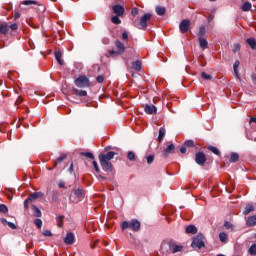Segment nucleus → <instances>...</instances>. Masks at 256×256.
<instances>
[{"mask_svg":"<svg viewBox=\"0 0 256 256\" xmlns=\"http://www.w3.org/2000/svg\"><path fill=\"white\" fill-rule=\"evenodd\" d=\"M249 253H250V255H256V244H253V245L249 248Z\"/></svg>","mask_w":256,"mask_h":256,"instance_id":"nucleus-45","label":"nucleus"},{"mask_svg":"<svg viewBox=\"0 0 256 256\" xmlns=\"http://www.w3.org/2000/svg\"><path fill=\"white\" fill-rule=\"evenodd\" d=\"M131 13L135 17L136 15H139V9L133 8Z\"/></svg>","mask_w":256,"mask_h":256,"instance_id":"nucleus-55","label":"nucleus"},{"mask_svg":"<svg viewBox=\"0 0 256 256\" xmlns=\"http://www.w3.org/2000/svg\"><path fill=\"white\" fill-rule=\"evenodd\" d=\"M219 240L221 241V243H227V241L229 240V237L227 236V233L225 232H220L219 233Z\"/></svg>","mask_w":256,"mask_h":256,"instance_id":"nucleus-29","label":"nucleus"},{"mask_svg":"<svg viewBox=\"0 0 256 256\" xmlns=\"http://www.w3.org/2000/svg\"><path fill=\"white\" fill-rule=\"evenodd\" d=\"M246 43H247V45H249V47H251L255 51V49H256V39L255 38L246 39Z\"/></svg>","mask_w":256,"mask_h":256,"instance_id":"nucleus-24","label":"nucleus"},{"mask_svg":"<svg viewBox=\"0 0 256 256\" xmlns=\"http://www.w3.org/2000/svg\"><path fill=\"white\" fill-rule=\"evenodd\" d=\"M65 219V216H57L56 221L58 224V227H63V220Z\"/></svg>","mask_w":256,"mask_h":256,"instance_id":"nucleus-39","label":"nucleus"},{"mask_svg":"<svg viewBox=\"0 0 256 256\" xmlns=\"http://www.w3.org/2000/svg\"><path fill=\"white\" fill-rule=\"evenodd\" d=\"M58 187L60 189H65V182L63 180H60L59 183H58Z\"/></svg>","mask_w":256,"mask_h":256,"instance_id":"nucleus-52","label":"nucleus"},{"mask_svg":"<svg viewBox=\"0 0 256 256\" xmlns=\"http://www.w3.org/2000/svg\"><path fill=\"white\" fill-rule=\"evenodd\" d=\"M167 133V131L165 130V127H161L159 129V133H158V141L159 143H162L163 139L165 138V134Z\"/></svg>","mask_w":256,"mask_h":256,"instance_id":"nucleus-20","label":"nucleus"},{"mask_svg":"<svg viewBox=\"0 0 256 256\" xmlns=\"http://www.w3.org/2000/svg\"><path fill=\"white\" fill-rule=\"evenodd\" d=\"M180 153H182V154L187 153V148H186L185 146H182V147L180 148Z\"/></svg>","mask_w":256,"mask_h":256,"instance_id":"nucleus-59","label":"nucleus"},{"mask_svg":"<svg viewBox=\"0 0 256 256\" xmlns=\"http://www.w3.org/2000/svg\"><path fill=\"white\" fill-rule=\"evenodd\" d=\"M10 29H11L12 31H17V29H18L17 23L11 24V25H10Z\"/></svg>","mask_w":256,"mask_h":256,"instance_id":"nucleus-54","label":"nucleus"},{"mask_svg":"<svg viewBox=\"0 0 256 256\" xmlns=\"http://www.w3.org/2000/svg\"><path fill=\"white\" fill-rule=\"evenodd\" d=\"M199 43L201 49H207V47L209 46V42H207L205 38H199Z\"/></svg>","mask_w":256,"mask_h":256,"instance_id":"nucleus-30","label":"nucleus"},{"mask_svg":"<svg viewBox=\"0 0 256 256\" xmlns=\"http://www.w3.org/2000/svg\"><path fill=\"white\" fill-rule=\"evenodd\" d=\"M175 152V145L174 144H170L168 145L164 151H163V155L165 157H167V155H170V153H174Z\"/></svg>","mask_w":256,"mask_h":256,"instance_id":"nucleus-15","label":"nucleus"},{"mask_svg":"<svg viewBox=\"0 0 256 256\" xmlns=\"http://www.w3.org/2000/svg\"><path fill=\"white\" fill-rule=\"evenodd\" d=\"M14 17H15V19H19L21 17V14H19V12H17Z\"/></svg>","mask_w":256,"mask_h":256,"instance_id":"nucleus-62","label":"nucleus"},{"mask_svg":"<svg viewBox=\"0 0 256 256\" xmlns=\"http://www.w3.org/2000/svg\"><path fill=\"white\" fill-rule=\"evenodd\" d=\"M252 211H255V206L253 204H247L244 208L243 215H249Z\"/></svg>","mask_w":256,"mask_h":256,"instance_id":"nucleus-21","label":"nucleus"},{"mask_svg":"<svg viewBox=\"0 0 256 256\" xmlns=\"http://www.w3.org/2000/svg\"><path fill=\"white\" fill-rule=\"evenodd\" d=\"M230 161H239V154L237 152H232L230 154Z\"/></svg>","mask_w":256,"mask_h":256,"instance_id":"nucleus-38","label":"nucleus"},{"mask_svg":"<svg viewBox=\"0 0 256 256\" xmlns=\"http://www.w3.org/2000/svg\"><path fill=\"white\" fill-rule=\"evenodd\" d=\"M131 67L134 71H141V69H142L141 61L137 60V61L133 62Z\"/></svg>","mask_w":256,"mask_h":256,"instance_id":"nucleus-26","label":"nucleus"},{"mask_svg":"<svg viewBox=\"0 0 256 256\" xmlns=\"http://www.w3.org/2000/svg\"><path fill=\"white\" fill-rule=\"evenodd\" d=\"M201 77L202 79H204L205 81H211V79H213V76L211 74H207L205 72L201 73Z\"/></svg>","mask_w":256,"mask_h":256,"instance_id":"nucleus-36","label":"nucleus"},{"mask_svg":"<svg viewBox=\"0 0 256 256\" xmlns=\"http://www.w3.org/2000/svg\"><path fill=\"white\" fill-rule=\"evenodd\" d=\"M57 191L56 190H54L53 192H52V199H53V201H57Z\"/></svg>","mask_w":256,"mask_h":256,"instance_id":"nucleus-57","label":"nucleus"},{"mask_svg":"<svg viewBox=\"0 0 256 256\" xmlns=\"http://www.w3.org/2000/svg\"><path fill=\"white\" fill-rule=\"evenodd\" d=\"M251 7H252L251 2H245L242 5L241 9L242 11L247 12V11H251Z\"/></svg>","mask_w":256,"mask_h":256,"instance_id":"nucleus-33","label":"nucleus"},{"mask_svg":"<svg viewBox=\"0 0 256 256\" xmlns=\"http://www.w3.org/2000/svg\"><path fill=\"white\" fill-rule=\"evenodd\" d=\"M204 236L203 234H198L192 241L191 247L193 249H203L205 247V242L203 241Z\"/></svg>","mask_w":256,"mask_h":256,"instance_id":"nucleus-4","label":"nucleus"},{"mask_svg":"<svg viewBox=\"0 0 256 256\" xmlns=\"http://www.w3.org/2000/svg\"><path fill=\"white\" fill-rule=\"evenodd\" d=\"M54 55L57 63H59V65H63V59H61L63 57V54L61 53V51H56Z\"/></svg>","mask_w":256,"mask_h":256,"instance_id":"nucleus-28","label":"nucleus"},{"mask_svg":"<svg viewBox=\"0 0 256 256\" xmlns=\"http://www.w3.org/2000/svg\"><path fill=\"white\" fill-rule=\"evenodd\" d=\"M197 165L203 167L204 169H209L210 162L209 161H196Z\"/></svg>","mask_w":256,"mask_h":256,"instance_id":"nucleus-32","label":"nucleus"},{"mask_svg":"<svg viewBox=\"0 0 256 256\" xmlns=\"http://www.w3.org/2000/svg\"><path fill=\"white\" fill-rule=\"evenodd\" d=\"M79 156L90 159L91 161H95V155L93 154V152H79Z\"/></svg>","mask_w":256,"mask_h":256,"instance_id":"nucleus-16","label":"nucleus"},{"mask_svg":"<svg viewBox=\"0 0 256 256\" xmlns=\"http://www.w3.org/2000/svg\"><path fill=\"white\" fill-rule=\"evenodd\" d=\"M233 53H238V51H241V45L240 44H234L233 47Z\"/></svg>","mask_w":256,"mask_h":256,"instance_id":"nucleus-46","label":"nucleus"},{"mask_svg":"<svg viewBox=\"0 0 256 256\" xmlns=\"http://www.w3.org/2000/svg\"><path fill=\"white\" fill-rule=\"evenodd\" d=\"M97 83H103L105 81V77L103 75H99L96 77Z\"/></svg>","mask_w":256,"mask_h":256,"instance_id":"nucleus-47","label":"nucleus"},{"mask_svg":"<svg viewBox=\"0 0 256 256\" xmlns=\"http://www.w3.org/2000/svg\"><path fill=\"white\" fill-rule=\"evenodd\" d=\"M65 159H67V154H61L56 161H65Z\"/></svg>","mask_w":256,"mask_h":256,"instance_id":"nucleus-48","label":"nucleus"},{"mask_svg":"<svg viewBox=\"0 0 256 256\" xmlns=\"http://www.w3.org/2000/svg\"><path fill=\"white\" fill-rule=\"evenodd\" d=\"M100 165L103 169V171H106L107 173H113V164L109 161H100Z\"/></svg>","mask_w":256,"mask_h":256,"instance_id":"nucleus-9","label":"nucleus"},{"mask_svg":"<svg viewBox=\"0 0 256 256\" xmlns=\"http://www.w3.org/2000/svg\"><path fill=\"white\" fill-rule=\"evenodd\" d=\"M92 165H93V167H94L96 173H99V165L97 164V161H93V162H92Z\"/></svg>","mask_w":256,"mask_h":256,"instance_id":"nucleus-49","label":"nucleus"},{"mask_svg":"<svg viewBox=\"0 0 256 256\" xmlns=\"http://www.w3.org/2000/svg\"><path fill=\"white\" fill-rule=\"evenodd\" d=\"M111 21H112V23H114V25H120V23H121V19H119V16H113L112 18H111Z\"/></svg>","mask_w":256,"mask_h":256,"instance_id":"nucleus-42","label":"nucleus"},{"mask_svg":"<svg viewBox=\"0 0 256 256\" xmlns=\"http://www.w3.org/2000/svg\"><path fill=\"white\" fill-rule=\"evenodd\" d=\"M112 11L113 13H115V15L121 17V15H124L125 13V8H123V6L118 4L113 6Z\"/></svg>","mask_w":256,"mask_h":256,"instance_id":"nucleus-12","label":"nucleus"},{"mask_svg":"<svg viewBox=\"0 0 256 256\" xmlns=\"http://www.w3.org/2000/svg\"><path fill=\"white\" fill-rule=\"evenodd\" d=\"M189 27H191V21H189V19H184L179 24V30L182 33H187V31H189Z\"/></svg>","mask_w":256,"mask_h":256,"instance_id":"nucleus-7","label":"nucleus"},{"mask_svg":"<svg viewBox=\"0 0 256 256\" xmlns=\"http://www.w3.org/2000/svg\"><path fill=\"white\" fill-rule=\"evenodd\" d=\"M122 231H125V229H131L132 231H139L141 229V222L137 219H132L130 221H123L122 222Z\"/></svg>","mask_w":256,"mask_h":256,"instance_id":"nucleus-1","label":"nucleus"},{"mask_svg":"<svg viewBox=\"0 0 256 256\" xmlns=\"http://www.w3.org/2000/svg\"><path fill=\"white\" fill-rule=\"evenodd\" d=\"M75 85L80 88L89 87V78L86 76H80L75 80Z\"/></svg>","mask_w":256,"mask_h":256,"instance_id":"nucleus-6","label":"nucleus"},{"mask_svg":"<svg viewBox=\"0 0 256 256\" xmlns=\"http://www.w3.org/2000/svg\"><path fill=\"white\" fill-rule=\"evenodd\" d=\"M187 235H196L197 227L195 225H188L185 229Z\"/></svg>","mask_w":256,"mask_h":256,"instance_id":"nucleus-14","label":"nucleus"},{"mask_svg":"<svg viewBox=\"0 0 256 256\" xmlns=\"http://www.w3.org/2000/svg\"><path fill=\"white\" fill-rule=\"evenodd\" d=\"M45 194L43 192H33L29 195V197L24 201V209H29V203H33V201L37 199H41Z\"/></svg>","mask_w":256,"mask_h":256,"instance_id":"nucleus-3","label":"nucleus"},{"mask_svg":"<svg viewBox=\"0 0 256 256\" xmlns=\"http://www.w3.org/2000/svg\"><path fill=\"white\" fill-rule=\"evenodd\" d=\"M22 5H39V2L35 1V0H24L22 2Z\"/></svg>","mask_w":256,"mask_h":256,"instance_id":"nucleus-35","label":"nucleus"},{"mask_svg":"<svg viewBox=\"0 0 256 256\" xmlns=\"http://www.w3.org/2000/svg\"><path fill=\"white\" fill-rule=\"evenodd\" d=\"M0 213H9V208L5 204H0Z\"/></svg>","mask_w":256,"mask_h":256,"instance_id":"nucleus-41","label":"nucleus"},{"mask_svg":"<svg viewBox=\"0 0 256 256\" xmlns=\"http://www.w3.org/2000/svg\"><path fill=\"white\" fill-rule=\"evenodd\" d=\"M7 225H8V227H10V229H17V226L13 222H8Z\"/></svg>","mask_w":256,"mask_h":256,"instance_id":"nucleus-56","label":"nucleus"},{"mask_svg":"<svg viewBox=\"0 0 256 256\" xmlns=\"http://www.w3.org/2000/svg\"><path fill=\"white\" fill-rule=\"evenodd\" d=\"M0 33H2V35H7V33H9V26L6 23L0 25Z\"/></svg>","mask_w":256,"mask_h":256,"instance_id":"nucleus-27","label":"nucleus"},{"mask_svg":"<svg viewBox=\"0 0 256 256\" xmlns=\"http://www.w3.org/2000/svg\"><path fill=\"white\" fill-rule=\"evenodd\" d=\"M108 149H111V146H107V147L105 148V151H107Z\"/></svg>","mask_w":256,"mask_h":256,"instance_id":"nucleus-64","label":"nucleus"},{"mask_svg":"<svg viewBox=\"0 0 256 256\" xmlns=\"http://www.w3.org/2000/svg\"><path fill=\"white\" fill-rule=\"evenodd\" d=\"M115 155H117V153L110 151L106 154H99L98 159L99 161H111V159H114Z\"/></svg>","mask_w":256,"mask_h":256,"instance_id":"nucleus-8","label":"nucleus"},{"mask_svg":"<svg viewBox=\"0 0 256 256\" xmlns=\"http://www.w3.org/2000/svg\"><path fill=\"white\" fill-rule=\"evenodd\" d=\"M74 91L80 97H87V91L85 90L74 89Z\"/></svg>","mask_w":256,"mask_h":256,"instance_id":"nucleus-37","label":"nucleus"},{"mask_svg":"<svg viewBox=\"0 0 256 256\" xmlns=\"http://www.w3.org/2000/svg\"><path fill=\"white\" fill-rule=\"evenodd\" d=\"M154 159H155V156L153 154L146 156V161H154Z\"/></svg>","mask_w":256,"mask_h":256,"instance_id":"nucleus-53","label":"nucleus"},{"mask_svg":"<svg viewBox=\"0 0 256 256\" xmlns=\"http://www.w3.org/2000/svg\"><path fill=\"white\" fill-rule=\"evenodd\" d=\"M224 226H225L227 229H229V222H226V223L224 224Z\"/></svg>","mask_w":256,"mask_h":256,"instance_id":"nucleus-63","label":"nucleus"},{"mask_svg":"<svg viewBox=\"0 0 256 256\" xmlns=\"http://www.w3.org/2000/svg\"><path fill=\"white\" fill-rule=\"evenodd\" d=\"M0 221H1L2 225H8L9 224V221H7V219H5V218H1Z\"/></svg>","mask_w":256,"mask_h":256,"instance_id":"nucleus-58","label":"nucleus"},{"mask_svg":"<svg viewBox=\"0 0 256 256\" xmlns=\"http://www.w3.org/2000/svg\"><path fill=\"white\" fill-rule=\"evenodd\" d=\"M151 17H153V15L151 13L144 14L140 18L139 23H137V24L134 23L135 27H137V29H141V30L147 29V25H148L149 21H151Z\"/></svg>","mask_w":256,"mask_h":256,"instance_id":"nucleus-2","label":"nucleus"},{"mask_svg":"<svg viewBox=\"0 0 256 256\" xmlns=\"http://www.w3.org/2000/svg\"><path fill=\"white\" fill-rule=\"evenodd\" d=\"M127 159H129V161H135V152L129 151L127 154Z\"/></svg>","mask_w":256,"mask_h":256,"instance_id":"nucleus-43","label":"nucleus"},{"mask_svg":"<svg viewBox=\"0 0 256 256\" xmlns=\"http://www.w3.org/2000/svg\"><path fill=\"white\" fill-rule=\"evenodd\" d=\"M34 225H36V227L38 229H41V227H43V221L41 219L37 218L34 220Z\"/></svg>","mask_w":256,"mask_h":256,"instance_id":"nucleus-40","label":"nucleus"},{"mask_svg":"<svg viewBox=\"0 0 256 256\" xmlns=\"http://www.w3.org/2000/svg\"><path fill=\"white\" fill-rule=\"evenodd\" d=\"M74 195L77 197V199H83L85 196V190L83 188H78L74 190Z\"/></svg>","mask_w":256,"mask_h":256,"instance_id":"nucleus-18","label":"nucleus"},{"mask_svg":"<svg viewBox=\"0 0 256 256\" xmlns=\"http://www.w3.org/2000/svg\"><path fill=\"white\" fill-rule=\"evenodd\" d=\"M250 123H256V117L250 118Z\"/></svg>","mask_w":256,"mask_h":256,"instance_id":"nucleus-61","label":"nucleus"},{"mask_svg":"<svg viewBox=\"0 0 256 256\" xmlns=\"http://www.w3.org/2000/svg\"><path fill=\"white\" fill-rule=\"evenodd\" d=\"M43 235H44V237H52L53 236V234L49 230H45L43 232Z\"/></svg>","mask_w":256,"mask_h":256,"instance_id":"nucleus-51","label":"nucleus"},{"mask_svg":"<svg viewBox=\"0 0 256 256\" xmlns=\"http://www.w3.org/2000/svg\"><path fill=\"white\" fill-rule=\"evenodd\" d=\"M144 111L147 115H153L154 113H157V107H155V105L146 104L144 106Z\"/></svg>","mask_w":256,"mask_h":256,"instance_id":"nucleus-13","label":"nucleus"},{"mask_svg":"<svg viewBox=\"0 0 256 256\" xmlns=\"http://www.w3.org/2000/svg\"><path fill=\"white\" fill-rule=\"evenodd\" d=\"M168 245L172 253H181V251H183V246L181 245H177L173 242H170Z\"/></svg>","mask_w":256,"mask_h":256,"instance_id":"nucleus-11","label":"nucleus"},{"mask_svg":"<svg viewBox=\"0 0 256 256\" xmlns=\"http://www.w3.org/2000/svg\"><path fill=\"white\" fill-rule=\"evenodd\" d=\"M241 65V62L239 60H236L233 65V70L235 73V76L237 79H241V76L239 75V66Z\"/></svg>","mask_w":256,"mask_h":256,"instance_id":"nucleus-17","label":"nucleus"},{"mask_svg":"<svg viewBox=\"0 0 256 256\" xmlns=\"http://www.w3.org/2000/svg\"><path fill=\"white\" fill-rule=\"evenodd\" d=\"M256 225V215L250 216L247 220V226L248 227H255Z\"/></svg>","mask_w":256,"mask_h":256,"instance_id":"nucleus-25","label":"nucleus"},{"mask_svg":"<svg viewBox=\"0 0 256 256\" xmlns=\"http://www.w3.org/2000/svg\"><path fill=\"white\" fill-rule=\"evenodd\" d=\"M207 149H208V151H211V153H214V155H217L218 157H219V155H221V152L215 146H208Z\"/></svg>","mask_w":256,"mask_h":256,"instance_id":"nucleus-31","label":"nucleus"},{"mask_svg":"<svg viewBox=\"0 0 256 256\" xmlns=\"http://www.w3.org/2000/svg\"><path fill=\"white\" fill-rule=\"evenodd\" d=\"M122 39H123V41H127V39H129V34L127 33V31H124L122 33Z\"/></svg>","mask_w":256,"mask_h":256,"instance_id":"nucleus-50","label":"nucleus"},{"mask_svg":"<svg viewBox=\"0 0 256 256\" xmlns=\"http://www.w3.org/2000/svg\"><path fill=\"white\" fill-rule=\"evenodd\" d=\"M155 11L156 14L159 15V17H163V15L167 13V9L163 6H156Z\"/></svg>","mask_w":256,"mask_h":256,"instance_id":"nucleus-19","label":"nucleus"},{"mask_svg":"<svg viewBox=\"0 0 256 256\" xmlns=\"http://www.w3.org/2000/svg\"><path fill=\"white\" fill-rule=\"evenodd\" d=\"M68 171L69 173H73V162L70 163Z\"/></svg>","mask_w":256,"mask_h":256,"instance_id":"nucleus-60","label":"nucleus"},{"mask_svg":"<svg viewBox=\"0 0 256 256\" xmlns=\"http://www.w3.org/2000/svg\"><path fill=\"white\" fill-rule=\"evenodd\" d=\"M115 46H116L117 51L111 50L109 52L110 55H123V53H125V45L121 41L117 40L115 42Z\"/></svg>","mask_w":256,"mask_h":256,"instance_id":"nucleus-5","label":"nucleus"},{"mask_svg":"<svg viewBox=\"0 0 256 256\" xmlns=\"http://www.w3.org/2000/svg\"><path fill=\"white\" fill-rule=\"evenodd\" d=\"M195 161H207V156L203 152H198L195 155Z\"/></svg>","mask_w":256,"mask_h":256,"instance_id":"nucleus-22","label":"nucleus"},{"mask_svg":"<svg viewBox=\"0 0 256 256\" xmlns=\"http://www.w3.org/2000/svg\"><path fill=\"white\" fill-rule=\"evenodd\" d=\"M205 33H206L205 26H201L198 31L199 39H203V37L205 36Z\"/></svg>","mask_w":256,"mask_h":256,"instance_id":"nucleus-34","label":"nucleus"},{"mask_svg":"<svg viewBox=\"0 0 256 256\" xmlns=\"http://www.w3.org/2000/svg\"><path fill=\"white\" fill-rule=\"evenodd\" d=\"M32 213L34 217H41L43 215V213H41V209L35 205L32 206Z\"/></svg>","mask_w":256,"mask_h":256,"instance_id":"nucleus-23","label":"nucleus"},{"mask_svg":"<svg viewBox=\"0 0 256 256\" xmlns=\"http://www.w3.org/2000/svg\"><path fill=\"white\" fill-rule=\"evenodd\" d=\"M65 245H73L75 243V234L68 232L64 238Z\"/></svg>","mask_w":256,"mask_h":256,"instance_id":"nucleus-10","label":"nucleus"},{"mask_svg":"<svg viewBox=\"0 0 256 256\" xmlns=\"http://www.w3.org/2000/svg\"><path fill=\"white\" fill-rule=\"evenodd\" d=\"M185 147H195V142L193 140H187L184 142Z\"/></svg>","mask_w":256,"mask_h":256,"instance_id":"nucleus-44","label":"nucleus"}]
</instances>
